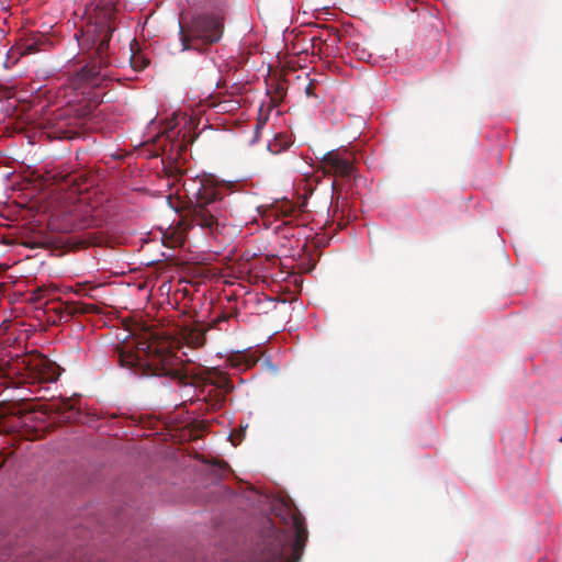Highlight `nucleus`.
I'll list each match as a JSON object with an SVG mask.
<instances>
[{
    "instance_id": "dca6fc26",
    "label": "nucleus",
    "mask_w": 562,
    "mask_h": 562,
    "mask_svg": "<svg viewBox=\"0 0 562 562\" xmlns=\"http://www.w3.org/2000/svg\"><path fill=\"white\" fill-rule=\"evenodd\" d=\"M225 401V395L222 393H216L215 398L211 400V407L213 409H220Z\"/></svg>"
},
{
    "instance_id": "aec40b11",
    "label": "nucleus",
    "mask_w": 562,
    "mask_h": 562,
    "mask_svg": "<svg viewBox=\"0 0 562 562\" xmlns=\"http://www.w3.org/2000/svg\"><path fill=\"white\" fill-rule=\"evenodd\" d=\"M266 124V119L265 120H258L257 121V124H256V136H258L259 132L262 130V127L265 126Z\"/></svg>"
},
{
    "instance_id": "f03ea898",
    "label": "nucleus",
    "mask_w": 562,
    "mask_h": 562,
    "mask_svg": "<svg viewBox=\"0 0 562 562\" xmlns=\"http://www.w3.org/2000/svg\"><path fill=\"white\" fill-rule=\"evenodd\" d=\"M115 353L120 366L137 376H167L181 385L188 384L189 374L183 361L172 352L171 344L149 329L116 347Z\"/></svg>"
},
{
    "instance_id": "9b49d317",
    "label": "nucleus",
    "mask_w": 562,
    "mask_h": 562,
    "mask_svg": "<svg viewBox=\"0 0 562 562\" xmlns=\"http://www.w3.org/2000/svg\"><path fill=\"white\" fill-rule=\"evenodd\" d=\"M292 142L285 134H277L274 138L268 143V149L272 154H280L291 146Z\"/></svg>"
},
{
    "instance_id": "7ed1b4c3",
    "label": "nucleus",
    "mask_w": 562,
    "mask_h": 562,
    "mask_svg": "<svg viewBox=\"0 0 562 562\" xmlns=\"http://www.w3.org/2000/svg\"><path fill=\"white\" fill-rule=\"evenodd\" d=\"M273 508L289 530L278 529L268 519L255 548L241 562H300L308 537L304 517L288 502H280Z\"/></svg>"
},
{
    "instance_id": "39448f33",
    "label": "nucleus",
    "mask_w": 562,
    "mask_h": 562,
    "mask_svg": "<svg viewBox=\"0 0 562 562\" xmlns=\"http://www.w3.org/2000/svg\"><path fill=\"white\" fill-rule=\"evenodd\" d=\"M114 26L112 23V13L104 12L99 16L93 25L87 31L86 36L93 56L81 69L75 75L72 85L80 88L85 85L99 87L105 80L106 75L102 72L103 68L112 65L110 42L113 36Z\"/></svg>"
},
{
    "instance_id": "412c9836",
    "label": "nucleus",
    "mask_w": 562,
    "mask_h": 562,
    "mask_svg": "<svg viewBox=\"0 0 562 562\" xmlns=\"http://www.w3.org/2000/svg\"><path fill=\"white\" fill-rule=\"evenodd\" d=\"M35 52V47L33 44L26 45L24 49V54H32Z\"/></svg>"
},
{
    "instance_id": "f8f14e48",
    "label": "nucleus",
    "mask_w": 562,
    "mask_h": 562,
    "mask_svg": "<svg viewBox=\"0 0 562 562\" xmlns=\"http://www.w3.org/2000/svg\"><path fill=\"white\" fill-rule=\"evenodd\" d=\"M131 66L134 70L140 71L146 68L148 65V60L143 56L132 55L131 57Z\"/></svg>"
},
{
    "instance_id": "1a4fd4ad",
    "label": "nucleus",
    "mask_w": 562,
    "mask_h": 562,
    "mask_svg": "<svg viewBox=\"0 0 562 562\" xmlns=\"http://www.w3.org/2000/svg\"><path fill=\"white\" fill-rule=\"evenodd\" d=\"M78 398H61L52 404V411L59 414L64 419L70 420L76 418L79 415V409L77 408Z\"/></svg>"
},
{
    "instance_id": "423d86ee",
    "label": "nucleus",
    "mask_w": 562,
    "mask_h": 562,
    "mask_svg": "<svg viewBox=\"0 0 562 562\" xmlns=\"http://www.w3.org/2000/svg\"><path fill=\"white\" fill-rule=\"evenodd\" d=\"M225 25L224 18L214 13L194 14L190 21L179 24L182 49L204 50L222 38Z\"/></svg>"
},
{
    "instance_id": "393cba45",
    "label": "nucleus",
    "mask_w": 562,
    "mask_h": 562,
    "mask_svg": "<svg viewBox=\"0 0 562 562\" xmlns=\"http://www.w3.org/2000/svg\"><path fill=\"white\" fill-rule=\"evenodd\" d=\"M42 293H45V290H37V296L36 299H41L42 297Z\"/></svg>"
},
{
    "instance_id": "f3484780",
    "label": "nucleus",
    "mask_w": 562,
    "mask_h": 562,
    "mask_svg": "<svg viewBox=\"0 0 562 562\" xmlns=\"http://www.w3.org/2000/svg\"><path fill=\"white\" fill-rule=\"evenodd\" d=\"M55 134L59 138H71L72 134L68 130H63V127H58V130L55 131Z\"/></svg>"
},
{
    "instance_id": "6ab92c4d",
    "label": "nucleus",
    "mask_w": 562,
    "mask_h": 562,
    "mask_svg": "<svg viewBox=\"0 0 562 562\" xmlns=\"http://www.w3.org/2000/svg\"><path fill=\"white\" fill-rule=\"evenodd\" d=\"M171 178L173 179L172 184L176 183V181H180L182 179V173L179 169H176V172H171Z\"/></svg>"
},
{
    "instance_id": "6e6552de",
    "label": "nucleus",
    "mask_w": 562,
    "mask_h": 562,
    "mask_svg": "<svg viewBox=\"0 0 562 562\" xmlns=\"http://www.w3.org/2000/svg\"><path fill=\"white\" fill-rule=\"evenodd\" d=\"M53 310L59 315L60 319L65 321L78 314H92L99 312V307L97 305L75 301L59 303Z\"/></svg>"
},
{
    "instance_id": "a211bd4d",
    "label": "nucleus",
    "mask_w": 562,
    "mask_h": 562,
    "mask_svg": "<svg viewBox=\"0 0 562 562\" xmlns=\"http://www.w3.org/2000/svg\"><path fill=\"white\" fill-rule=\"evenodd\" d=\"M315 88H316V85L313 80H311L307 86L305 87V93L307 97H315L316 93H315Z\"/></svg>"
},
{
    "instance_id": "4468645a",
    "label": "nucleus",
    "mask_w": 562,
    "mask_h": 562,
    "mask_svg": "<svg viewBox=\"0 0 562 562\" xmlns=\"http://www.w3.org/2000/svg\"><path fill=\"white\" fill-rule=\"evenodd\" d=\"M97 289H98V286H91L88 284H78L76 293L81 296L94 297L92 292L95 291Z\"/></svg>"
},
{
    "instance_id": "ddd939ff",
    "label": "nucleus",
    "mask_w": 562,
    "mask_h": 562,
    "mask_svg": "<svg viewBox=\"0 0 562 562\" xmlns=\"http://www.w3.org/2000/svg\"><path fill=\"white\" fill-rule=\"evenodd\" d=\"M276 209H277V214H280L283 217H289L294 212L293 205L289 202H282Z\"/></svg>"
},
{
    "instance_id": "4be33fe9",
    "label": "nucleus",
    "mask_w": 562,
    "mask_h": 562,
    "mask_svg": "<svg viewBox=\"0 0 562 562\" xmlns=\"http://www.w3.org/2000/svg\"><path fill=\"white\" fill-rule=\"evenodd\" d=\"M228 318V315H221L214 321V323L226 322Z\"/></svg>"
},
{
    "instance_id": "20e7f679",
    "label": "nucleus",
    "mask_w": 562,
    "mask_h": 562,
    "mask_svg": "<svg viewBox=\"0 0 562 562\" xmlns=\"http://www.w3.org/2000/svg\"><path fill=\"white\" fill-rule=\"evenodd\" d=\"M60 376V367L36 350L24 355L0 357V385L19 387L24 384L52 383Z\"/></svg>"
},
{
    "instance_id": "5701e85b",
    "label": "nucleus",
    "mask_w": 562,
    "mask_h": 562,
    "mask_svg": "<svg viewBox=\"0 0 562 562\" xmlns=\"http://www.w3.org/2000/svg\"><path fill=\"white\" fill-rule=\"evenodd\" d=\"M218 468L222 472H225L228 469V464L226 462H220Z\"/></svg>"
},
{
    "instance_id": "b1692460",
    "label": "nucleus",
    "mask_w": 562,
    "mask_h": 562,
    "mask_svg": "<svg viewBox=\"0 0 562 562\" xmlns=\"http://www.w3.org/2000/svg\"><path fill=\"white\" fill-rule=\"evenodd\" d=\"M331 188H333V190H337V188H338V182H337V180H334V181H333V183H331Z\"/></svg>"
},
{
    "instance_id": "9d476101",
    "label": "nucleus",
    "mask_w": 562,
    "mask_h": 562,
    "mask_svg": "<svg viewBox=\"0 0 562 562\" xmlns=\"http://www.w3.org/2000/svg\"><path fill=\"white\" fill-rule=\"evenodd\" d=\"M206 330L207 329L202 325H195L192 328H186L183 330V340L189 347L200 348L205 345Z\"/></svg>"
},
{
    "instance_id": "2eb2a0df",
    "label": "nucleus",
    "mask_w": 562,
    "mask_h": 562,
    "mask_svg": "<svg viewBox=\"0 0 562 562\" xmlns=\"http://www.w3.org/2000/svg\"><path fill=\"white\" fill-rule=\"evenodd\" d=\"M217 389L225 390V392H228L231 390V381L224 374H220L218 380L213 383Z\"/></svg>"
},
{
    "instance_id": "f257e3e1",
    "label": "nucleus",
    "mask_w": 562,
    "mask_h": 562,
    "mask_svg": "<svg viewBox=\"0 0 562 562\" xmlns=\"http://www.w3.org/2000/svg\"><path fill=\"white\" fill-rule=\"evenodd\" d=\"M183 190L189 199L187 213L182 220L183 228L170 227L162 235L164 244L176 248L186 241V233L199 226L207 234L214 235L224 225L231 193L227 187L220 184L210 176L182 179Z\"/></svg>"
},
{
    "instance_id": "0eeeda50",
    "label": "nucleus",
    "mask_w": 562,
    "mask_h": 562,
    "mask_svg": "<svg viewBox=\"0 0 562 562\" xmlns=\"http://www.w3.org/2000/svg\"><path fill=\"white\" fill-rule=\"evenodd\" d=\"M355 154L346 148L327 151L319 160V169L327 176L350 179L356 173Z\"/></svg>"
}]
</instances>
